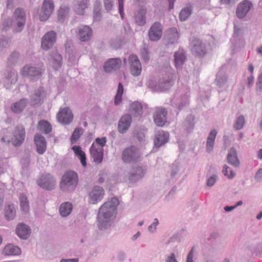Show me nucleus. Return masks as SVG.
Masks as SVG:
<instances>
[{
	"instance_id": "obj_19",
	"label": "nucleus",
	"mask_w": 262,
	"mask_h": 262,
	"mask_svg": "<svg viewBox=\"0 0 262 262\" xmlns=\"http://www.w3.org/2000/svg\"><path fill=\"white\" fill-rule=\"evenodd\" d=\"M146 172V169L142 166L134 167L129 174L128 179L130 183H135L142 179Z\"/></svg>"
},
{
	"instance_id": "obj_48",
	"label": "nucleus",
	"mask_w": 262,
	"mask_h": 262,
	"mask_svg": "<svg viewBox=\"0 0 262 262\" xmlns=\"http://www.w3.org/2000/svg\"><path fill=\"white\" fill-rule=\"evenodd\" d=\"M124 89L122 83H119L117 91V93L115 97V104H119L122 102V96L123 93Z\"/></svg>"
},
{
	"instance_id": "obj_14",
	"label": "nucleus",
	"mask_w": 262,
	"mask_h": 262,
	"mask_svg": "<svg viewBox=\"0 0 262 262\" xmlns=\"http://www.w3.org/2000/svg\"><path fill=\"white\" fill-rule=\"evenodd\" d=\"M77 37L81 41H87L92 35V30L88 26H83L75 29Z\"/></svg>"
},
{
	"instance_id": "obj_2",
	"label": "nucleus",
	"mask_w": 262,
	"mask_h": 262,
	"mask_svg": "<svg viewBox=\"0 0 262 262\" xmlns=\"http://www.w3.org/2000/svg\"><path fill=\"white\" fill-rule=\"evenodd\" d=\"M78 181V175L76 172L73 171H68L61 178L60 188L63 191H72L76 187Z\"/></svg>"
},
{
	"instance_id": "obj_21",
	"label": "nucleus",
	"mask_w": 262,
	"mask_h": 262,
	"mask_svg": "<svg viewBox=\"0 0 262 262\" xmlns=\"http://www.w3.org/2000/svg\"><path fill=\"white\" fill-rule=\"evenodd\" d=\"M169 135L167 132L160 130L156 133L154 138V145L156 148L163 146L169 140Z\"/></svg>"
},
{
	"instance_id": "obj_61",
	"label": "nucleus",
	"mask_w": 262,
	"mask_h": 262,
	"mask_svg": "<svg viewBox=\"0 0 262 262\" xmlns=\"http://www.w3.org/2000/svg\"><path fill=\"white\" fill-rule=\"evenodd\" d=\"M165 262H178L176 258L175 253L172 252L170 254L167 255L165 258Z\"/></svg>"
},
{
	"instance_id": "obj_33",
	"label": "nucleus",
	"mask_w": 262,
	"mask_h": 262,
	"mask_svg": "<svg viewBox=\"0 0 262 262\" xmlns=\"http://www.w3.org/2000/svg\"><path fill=\"white\" fill-rule=\"evenodd\" d=\"M3 253L5 255H19L21 254L20 249L12 244H8L5 247Z\"/></svg>"
},
{
	"instance_id": "obj_64",
	"label": "nucleus",
	"mask_w": 262,
	"mask_h": 262,
	"mask_svg": "<svg viewBox=\"0 0 262 262\" xmlns=\"http://www.w3.org/2000/svg\"><path fill=\"white\" fill-rule=\"evenodd\" d=\"M126 258V254L123 251H119L117 253V259L120 261H123Z\"/></svg>"
},
{
	"instance_id": "obj_5",
	"label": "nucleus",
	"mask_w": 262,
	"mask_h": 262,
	"mask_svg": "<svg viewBox=\"0 0 262 262\" xmlns=\"http://www.w3.org/2000/svg\"><path fill=\"white\" fill-rule=\"evenodd\" d=\"M140 157L139 150L134 146L125 149L122 152V160L125 163L137 162Z\"/></svg>"
},
{
	"instance_id": "obj_9",
	"label": "nucleus",
	"mask_w": 262,
	"mask_h": 262,
	"mask_svg": "<svg viewBox=\"0 0 262 262\" xmlns=\"http://www.w3.org/2000/svg\"><path fill=\"white\" fill-rule=\"evenodd\" d=\"M253 7L251 2L248 0H244L240 2L236 9V16L239 19L245 17L250 10Z\"/></svg>"
},
{
	"instance_id": "obj_49",
	"label": "nucleus",
	"mask_w": 262,
	"mask_h": 262,
	"mask_svg": "<svg viewBox=\"0 0 262 262\" xmlns=\"http://www.w3.org/2000/svg\"><path fill=\"white\" fill-rule=\"evenodd\" d=\"M222 172L223 174L229 179H232L235 176V173L229 166L224 165L223 167Z\"/></svg>"
},
{
	"instance_id": "obj_59",
	"label": "nucleus",
	"mask_w": 262,
	"mask_h": 262,
	"mask_svg": "<svg viewBox=\"0 0 262 262\" xmlns=\"http://www.w3.org/2000/svg\"><path fill=\"white\" fill-rule=\"evenodd\" d=\"M194 252L195 248L192 247L187 256L186 262H194L193 257Z\"/></svg>"
},
{
	"instance_id": "obj_36",
	"label": "nucleus",
	"mask_w": 262,
	"mask_h": 262,
	"mask_svg": "<svg viewBox=\"0 0 262 262\" xmlns=\"http://www.w3.org/2000/svg\"><path fill=\"white\" fill-rule=\"evenodd\" d=\"M17 79V74L14 71L9 72L4 81L5 86L10 89L11 84L16 82Z\"/></svg>"
},
{
	"instance_id": "obj_52",
	"label": "nucleus",
	"mask_w": 262,
	"mask_h": 262,
	"mask_svg": "<svg viewBox=\"0 0 262 262\" xmlns=\"http://www.w3.org/2000/svg\"><path fill=\"white\" fill-rule=\"evenodd\" d=\"M141 55L145 61H148L149 59V51L146 48L144 47L141 50Z\"/></svg>"
},
{
	"instance_id": "obj_30",
	"label": "nucleus",
	"mask_w": 262,
	"mask_h": 262,
	"mask_svg": "<svg viewBox=\"0 0 262 262\" xmlns=\"http://www.w3.org/2000/svg\"><path fill=\"white\" fill-rule=\"evenodd\" d=\"M90 5L89 0H77L74 6V11L78 15H83Z\"/></svg>"
},
{
	"instance_id": "obj_45",
	"label": "nucleus",
	"mask_w": 262,
	"mask_h": 262,
	"mask_svg": "<svg viewBox=\"0 0 262 262\" xmlns=\"http://www.w3.org/2000/svg\"><path fill=\"white\" fill-rule=\"evenodd\" d=\"M38 128L40 132L45 134H49L52 130L50 124L45 120H41L39 122Z\"/></svg>"
},
{
	"instance_id": "obj_56",
	"label": "nucleus",
	"mask_w": 262,
	"mask_h": 262,
	"mask_svg": "<svg viewBox=\"0 0 262 262\" xmlns=\"http://www.w3.org/2000/svg\"><path fill=\"white\" fill-rule=\"evenodd\" d=\"M8 45V42L6 38L3 36H0V51H2L4 48H6Z\"/></svg>"
},
{
	"instance_id": "obj_38",
	"label": "nucleus",
	"mask_w": 262,
	"mask_h": 262,
	"mask_svg": "<svg viewBox=\"0 0 262 262\" xmlns=\"http://www.w3.org/2000/svg\"><path fill=\"white\" fill-rule=\"evenodd\" d=\"M45 92L42 88H39L35 91L31 98V103L33 105L38 104L45 97Z\"/></svg>"
},
{
	"instance_id": "obj_8",
	"label": "nucleus",
	"mask_w": 262,
	"mask_h": 262,
	"mask_svg": "<svg viewBox=\"0 0 262 262\" xmlns=\"http://www.w3.org/2000/svg\"><path fill=\"white\" fill-rule=\"evenodd\" d=\"M37 184L47 190H52L55 188L56 181L52 176L47 173L42 175L37 181Z\"/></svg>"
},
{
	"instance_id": "obj_4",
	"label": "nucleus",
	"mask_w": 262,
	"mask_h": 262,
	"mask_svg": "<svg viewBox=\"0 0 262 262\" xmlns=\"http://www.w3.org/2000/svg\"><path fill=\"white\" fill-rule=\"evenodd\" d=\"M173 84V80L172 78L168 77L160 80L156 84H155L152 81L150 80L147 82V85L152 91L160 92L169 89Z\"/></svg>"
},
{
	"instance_id": "obj_57",
	"label": "nucleus",
	"mask_w": 262,
	"mask_h": 262,
	"mask_svg": "<svg viewBox=\"0 0 262 262\" xmlns=\"http://www.w3.org/2000/svg\"><path fill=\"white\" fill-rule=\"evenodd\" d=\"M106 142V139L105 137L102 138H97L95 140V143H94L95 145H97V147L101 146L103 148V147L105 146Z\"/></svg>"
},
{
	"instance_id": "obj_32",
	"label": "nucleus",
	"mask_w": 262,
	"mask_h": 262,
	"mask_svg": "<svg viewBox=\"0 0 262 262\" xmlns=\"http://www.w3.org/2000/svg\"><path fill=\"white\" fill-rule=\"evenodd\" d=\"M216 134V130L215 129H213L210 132L208 135L206 146V150L208 153H210L213 150Z\"/></svg>"
},
{
	"instance_id": "obj_46",
	"label": "nucleus",
	"mask_w": 262,
	"mask_h": 262,
	"mask_svg": "<svg viewBox=\"0 0 262 262\" xmlns=\"http://www.w3.org/2000/svg\"><path fill=\"white\" fill-rule=\"evenodd\" d=\"M245 124V119L243 115H239L237 117L233 124V128L236 130L242 129Z\"/></svg>"
},
{
	"instance_id": "obj_12",
	"label": "nucleus",
	"mask_w": 262,
	"mask_h": 262,
	"mask_svg": "<svg viewBox=\"0 0 262 262\" xmlns=\"http://www.w3.org/2000/svg\"><path fill=\"white\" fill-rule=\"evenodd\" d=\"M190 47L191 51L196 56H202L206 53L205 44L198 39H193L191 42Z\"/></svg>"
},
{
	"instance_id": "obj_25",
	"label": "nucleus",
	"mask_w": 262,
	"mask_h": 262,
	"mask_svg": "<svg viewBox=\"0 0 262 262\" xmlns=\"http://www.w3.org/2000/svg\"><path fill=\"white\" fill-rule=\"evenodd\" d=\"M189 102L188 96L187 95H181L176 94L171 100V103L175 105L179 110L185 107Z\"/></svg>"
},
{
	"instance_id": "obj_31",
	"label": "nucleus",
	"mask_w": 262,
	"mask_h": 262,
	"mask_svg": "<svg viewBox=\"0 0 262 262\" xmlns=\"http://www.w3.org/2000/svg\"><path fill=\"white\" fill-rule=\"evenodd\" d=\"M146 12L147 9L144 7H141L139 10L135 13V21L138 25L143 26L146 24Z\"/></svg>"
},
{
	"instance_id": "obj_51",
	"label": "nucleus",
	"mask_w": 262,
	"mask_h": 262,
	"mask_svg": "<svg viewBox=\"0 0 262 262\" xmlns=\"http://www.w3.org/2000/svg\"><path fill=\"white\" fill-rule=\"evenodd\" d=\"M227 80V76L225 74L220 72L216 76L215 82L219 87H222L225 85Z\"/></svg>"
},
{
	"instance_id": "obj_15",
	"label": "nucleus",
	"mask_w": 262,
	"mask_h": 262,
	"mask_svg": "<svg viewBox=\"0 0 262 262\" xmlns=\"http://www.w3.org/2000/svg\"><path fill=\"white\" fill-rule=\"evenodd\" d=\"M162 27L159 22H155L150 27L148 31V36L150 40L157 41L162 37Z\"/></svg>"
},
{
	"instance_id": "obj_20",
	"label": "nucleus",
	"mask_w": 262,
	"mask_h": 262,
	"mask_svg": "<svg viewBox=\"0 0 262 262\" xmlns=\"http://www.w3.org/2000/svg\"><path fill=\"white\" fill-rule=\"evenodd\" d=\"M132 122L131 115L126 114L122 116L118 122V130L121 133H125L130 127Z\"/></svg>"
},
{
	"instance_id": "obj_40",
	"label": "nucleus",
	"mask_w": 262,
	"mask_h": 262,
	"mask_svg": "<svg viewBox=\"0 0 262 262\" xmlns=\"http://www.w3.org/2000/svg\"><path fill=\"white\" fill-rule=\"evenodd\" d=\"M27 103L28 101L26 99H21L12 105L11 110L15 113H19L25 108Z\"/></svg>"
},
{
	"instance_id": "obj_3",
	"label": "nucleus",
	"mask_w": 262,
	"mask_h": 262,
	"mask_svg": "<svg viewBox=\"0 0 262 262\" xmlns=\"http://www.w3.org/2000/svg\"><path fill=\"white\" fill-rule=\"evenodd\" d=\"M26 21V15L24 10L20 8L15 9L12 16V21L14 31L16 32H21L24 28Z\"/></svg>"
},
{
	"instance_id": "obj_18",
	"label": "nucleus",
	"mask_w": 262,
	"mask_h": 262,
	"mask_svg": "<svg viewBox=\"0 0 262 262\" xmlns=\"http://www.w3.org/2000/svg\"><path fill=\"white\" fill-rule=\"evenodd\" d=\"M25 131L23 126H18L15 128L13 133V138L11 142L15 146L20 145L25 140Z\"/></svg>"
},
{
	"instance_id": "obj_34",
	"label": "nucleus",
	"mask_w": 262,
	"mask_h": 262,
	"mask_svg": "<svg viewBox=\"0 0 262 262\" xmlns=\"http://www.w3.org/2000/svg\"><path fill=\"white\" fill-rule=\"evenodd\" d=\"M174 63L177 68H181L185 60V54L183 49H179L174 53Z\"/></svg>"
},
{
	"instance_id": "obj_22",
	"label": "nucleus",
	"mask_w": 262,
	"mask_h": 262,
	"mask_svg": "<svg viewBox=\"0 0 262 262\" xmlns=\"http://www.w3.org/2000/svg\"><path fill=\"white\" fill-rule=\"evenodd\" d=\"M49 63L55 70H58L61 67L62 57L56 51L51 53L49 58Z\"/></svg>"
},
{
	"instance_id": "obj_47",
	"label": "nucleus",
	"mask_w": 262,
	"mask_h": 262,
	"mask_svg": "<svg viewBox=\"0 0 262 262\" xmlns=\"http://www.w3.org/2000/svg\"><path fill=\"white\" fill-rule=\"evenodd\" d=\"M192 13V9L190 7H186L184 8L179 14V18L181 21L186 20L191 15Z\"/></svg>"
},
{
	"instance_id": "obj_60",
	"label": "nucleus",
	"mask_w": 262,
	"mask_h": 262,
	"mask_svg": "<svg viewBox=\"0 0 262 262\" xmlns=\"http://www.w3.org/2000/svg\"><path fill=\"white\" fill-rule=\"evenodd\" d=\"M104 5L107 11H110L113 7V0H103Z\"/></svg>"
},
{
	"instance_id": "obj_54",
	"label": "nucleus",
	"mask_w": 262,
	"mask_h": 262,
	"mask_svg": "<svg viewBox=\"0 0 262 262\" xmlns=\"http://www.w3.org/2000/svg\"><path fill=\"white\" fill-rule=\"evenodd\" d=\"M30 163V157L29 155H25L21 160V163L23 168H27Z\"/></svg>"
},
{
	"instance_id": "obj_43",
	"label": "nucleus",
	"mask_w": 262,
	"mask_h": 262,
	"mask_svg": "<svg viewBox=\"0 0 262 262\" xmlns=\"http://www.w3.org/2000/svg\"><path fill=\"white\" fill-rule=\"evenodd\" d=\"M129 111L134 116H139L142 114V106L138 102H134L130 104Z\"/></svg>"
},
{
	"instance_id": "obj_23",
	"label": "nucleus",
	"mask_w": 262,
	"mask_h": 262,
	"mask_svg": "<svg viewBox=\"0 0 262 262\" xmlns=\"http://www.w3.org/2000/svg\"><path fill=\"white\" fill-rule=\"evenodd\" d=\"M96 145L93 143L90 149V151L94 161L97 163H100L103 157V149L102 147H97Z\"/></svg>"
},
{
	"instance_id": "obj_16",
	"label": "nucleus",
	"mask_w": 262,
	"mask_h": 262,
	"mask_svg": "<svg viewBox=\"0 0 262 262\" xmlns=\"http://www.w3.org/2000/svg\"><path fill=\"white\" fill-rule=\"evenodd\" d=\"M167 112L164 108H157L154 115L155 124L160 127L164 126L167 121Z\"/></svg>"
},
{
	"instance_id": "obj_27",
	"label": "nucleus",
	"mask_w": 262,
	"mask_h": 262,
	"mask_svg": "<svg viewBox=\"0 0 262 262\" xmlns=\"http://www.w3.org/2000/svg\"><path fill=\"white\" fill-rule=\"evenodd\" d=\"M227 161L228 164L235 168H239L240 161L237 157L236 150L234 147H231L227 156Z\"/></svg>"
},
{
	"instance_id": "obj_41",
	"label": "nucleus",
	"mask_w": 262,
	"mask_h": 262,
	"mask_svg": "<svg viewBox=\"0 0 262 262\" xmlns=\"http://www.w3.org/2000/svg\"><path fill=\"white\" fill-rule=\"evenodd\" d=\"M5 216L7 220H12L16 216L15 206L12 204H8L5 208Z\"/></svg>"
},
{
	"instance_id": "obj_26",
	"label": "nucleus",
	"mask_w": 262,
	"mask_h": 262,
	"mask_svg": "<svg viewBox=\"0 0 262 262\" xmlns=\"http://www.w3.org/2000/svg\"><path fill=\"white\" fill-rule=\"evenodd\" d=\"M31 231L30 228L24 223H19L16 228L17 235L23 239H27L30 235Z\"/></svg>"
},
{
	"instance_id": "obj_55",
	"label": "nucleus",
	"mask_w": 262,
	"mask_h": 262,
	"mask_svg": "<svg viewBox=\"0 0 262 262\" xmlns=\"http://www.w3.org/2000/svg\"><path fill=\"white\" fill-rule=\"evenodd\" d=\"M217 177L215 174L210 176L207 180V186L208 187H212L213 186L217 180Z\"/></svg>"
},
{
	"instance_id": "obj_29",
	"label": "nucleus",
	"mask_w": 262,
	"mask_h": 262,
	"mask_svg": "<svg viewBox=\"0 0 262 262\" xmlns=\"http://www.w3.org/2000/svg\"><path fill=\"white\" fill-rule=\"evenodd\" d=\"M179 38L177 29L175 28H171L166 31L165 41L167 44H175L178 42Z\"/></svg>"
},
{
	"instance_id": "obj_39",
	"label": "nucleus",
	"mask_w": 262,
	"mask_h": 262,
	"mask_svg": "<svg viewBox=\"0 0 262 262\" xmlns=\"http://www.w3.org/2000/svg\"><path fill=\"white\" fill-rule=\"evenodd\" d=\"M195 124L194 117L192 115H189L186 117L183 123V127L187 133L191 132L194 128Z\"/></svg>"
},
{
	"instance_id": "obj_63",
	"label": "nucleus",
	"mask_w": 262,
	"mask_h": 262,
	"mask_svg": "<svg viewBox=\"0 0 262 262\" xmlns=\"http://www.w3.org/2000/svg\"><path fill=\"white\" fill-rule=\"evenodd\" d=\"M18 57V54L17 53H13L8 58V61L10 63L13 64L16 61Z\"/></svg>"
},
{
	"instance_id": "obj_58",
	"label": "nucleus",
	"mask_w": 262,
	"mask_h": 262,
	"mask_svg": "<svg viewBox=\"0 0 262 262\" xmlns=\"http://www.w3.org/2000/svg\"><path fill=\"white\" fill-rule=\"evenodd\" d=\"M124 0H118V11L122 19L124 17L123 6Z\"/></svg>"
},
{
	"instance_id": "obj_53",
	"label": "nucleus",
	"mask_w": 262,
	"mask_h": 262,
	"mask_svg": "<svg viewBox=\"0 0 262 262\" xmlns=\"http://www.w3.org/2000/svg\"><path fill=\"white\" fill-rule=\"evenodd\" d=\"M159 224V221L157 219H155L154 222L148 227V231L151 233L156 232L157 227Z\"/></svg>"
},
{
	"instance_id": "obj_62",
	"label": "nucleus",
	"mask_w": 262,
	"mask_h": 262,
	"mask_svg": "<svg viewBox=\"0 0 262 262\" xmlns=\"http://www.w3.org/2000/svg\"><path fill=\"white\" fill-rule=\"evenodd\" d=\"M220 237V233L217 231H212L208 237L209 241H212L217 239Z\"/></svg>"
},
{
	"instance_id": "obj_11",
	"label": "nucleus",
	"mask_w": 262,
	"mask_h": 262,
	"mask_svg": "<svg viewBox=\"0 0 262 262\" xmlns=\"http://www.w3.org/2000/svg\"><path fill=\"white\" fill-rule=\"evenodd\" d=\"M20 74L30 78L32 80L39 78L41 74V69L35 67L26 66L20 71Z\"/></svg>"
},
{
	"instance_id": "obj_17",
	"label": "nucleus",
	"mask_w": 262,
	"mask_h": 262,
	"mask_svg": "<svg viewBox=\"0 0 262 262\" xmlns=\"http://www.w3.org/2000/svg\"><path fill=\"white\" fill-rule=\"evenodd\" d=\"M128 60L132 74L134 76L140 75L142 67L138 57L135 55H131L129 56Z\"/></svg>"
},
{
	"instance_id": "obj_6",
	"label": "nucleus",
	"mask_w": 262,
	"mask_h": 262,
	"mask_svg": "<svg viewBox=\"0 0 262 262\" xmlns=\"http://www.w3.org/2000/svg\"><path fill=\"white\" fill-rule=\"evenodd\" d=\"M105 194L104 189L99 186H95L89 192L90 203L96 204L101 201Z\"/></svg>"
},
{
	"instance_id": "obj_42",
	"label": "nucleus",
	"mask_w": 262,
	"mask_h": 262,
	"mask_svg": "<svg viewBox=\"0 0 262 262\" xmlns=\"http://www.w3.org/2000/svg\"><path fill=\"white\" fill-rule=\"evenodd\" d=\"M20 207L24 213H28L30 210L29 203L27 197L24 193L19 195Z\"/></svg>"
},
{
	"instance_id": "obj_13",
	"label": "nucleus",
	"mask_w": 262,
	"mask_h": 262,
	"mask_svg": "<svg viewBox=\"0 0 262 262\" xmlns=\"http://www.w3.org/2000/svg\"><path fill=\"white\" fill-rule=\"evenodd\" d=\"M58 121L63 124L70 123L73 119V115L71 110L68 107L60 109L57 114Z\"/></svg>"
},
{
	"instance_id": "obj_50",
	"label": "nucleus",
	"mask_w": 262,
	"mask_h": 262,
	"mask_svg": "<svg viewBox=\"0 0 262 262\" xmlns=\"http://www.w3.org/2000/svg\"><path fill=\"white\" fill-rule=\"evenodd\" d=\"M83 133V130L82 128L79 127L76 128L71 137V143L72 144L76 143Z\"/></svg>"
},
{
	"instance_id": "obj_10",
	"label": "nucleus",
	"mask_w": 262,
	"mask_h": 262,
	"mask_svg": "<svg viewBox=\"0 0 262 262\" xmlns=\"http://www.w3.org/2000/svg\"><path fill=\"white\" fill-rule=\"evenodd\" d=\"M54 6L52 0H45L39 14V19L45 21L50 16L54 10Z\"/></svg>"
},
{
	"instance_id": "obj_7",
	"label": "nucleus",
	"mask_w": 262,
	"mask_h": 262,
	"mask_svg": "<svg viewBox=\"0 0 262 262\" xmlns=\"http://www.w3.org/2000/svg\"><path fill=\"white\" fill-rule=\"evenodd\" d=\"M56 40V32L54 31H49L42 37L41 47L43 50H49L53 46Z\"/></svg>"
},
{
	"instance_id": "obj_1",
	"label": "nucleus",
	"mask_w": 262,
	"mask_h": 262,
	"mask_svg": "<svg viewBox=\"0 0 262 262\" xmlns=\"http://www.w3.org/2000/svg\"><path fill=\"white\" fill-rule=\"evenodd\" d=\"M119 204L118 199L114 197L104 203L99 208L97 216V225L100 230H106L112 226Z\"/></svg>"
},
{
	"instance_id": "obj_24",
	"label": "nucleus",
	"mask_w": 262,
	"mask_h": 262,
	"mask_svg": "<svg viewBox=\"0 0 262 262\" xmlns=\"http://www.w3.org/2000/svg\"><path fill=\"white\" fill-rule=\"evenodd\" d=\"M122 64L120 58H111L105 62L104 66V70L106 72L111 73L118 70Z\"/></svg>"
},
{
	"instance_id": "obj_37",
	"label": "nucleus",
	"mask_w": 262,
	"mask_h": 262,
	"mask_svg": "<svg viewBox=\"0 0 262 262\" xmlns=\"http://www.w3.org/2000/svg\"><path fill=\"white\" fill-rule=\"evenodd\" d=\"M70 8L69 6L66 5H62L57 12V18L60 22H63L68 16Z\"/></svg>"
},
{
	"instance_id": "obj_44",
	"label": "nucleus",
	"mask_w": 262,
	"mask_h": 262,
	"mask_svg": "<svg viewBox=\"0 0 262 262\" xmlns=\"http://www.w3.org/2000/svg\"><path fill=\"white\" fill-rule=\"evenodd\" d=\"M76 156L80 160L81 163L84 167L86 165V157L85 153L81 150V147L79 146H74L72 147Z\"/></svg>"
},
{
	"instance_id": "obj_28",
	"label": "nucleus",
	"mask_w": 262,
	"mask_h": 262,
	"mask_svg": "<svg viewBox=\"0 0 262 262\" xmlns=\"http://www.w3.org/2000/svg\"><path fill=\"white\" fill-rule=\"evenodd\" d=\"M34 140L37 152L40 155L44 154L47 149V143L45 137L40 135H36Z\"/></svg>"
},
{
	"instance_id": "obj_35",
	"label": "nucleus",
	"mask_w": 262,
	"mask_h": 262,
	"mask_svg": "<svg viewBox=\"0 0 262 262\" xmlns=\"http://www.w3.org/2000/svg\"><path fill=\"white\" fill-rule=\"evenodd\" d=\"M72 210V204L69 202L62 203L59 208V213L62 217H67L69 216L71 214Z\"/></svg>"
}]
</instances>
